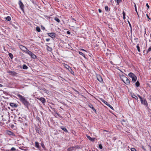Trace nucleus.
I'll use <instances>...</instances> for the list:
<instances>
[{"label": "nucleus", "mask_w": 151, "mask_h": 151, "mask_svg": "<svg viewBox=\"0 0 151 151\" xmlns=\"http://www.w3.org/2000/svg\"><path fill=\"white\" fill-rule=\"evenodd\" d=\"M35 146L39 150H40L41 148L40 147L39 145V143L37 142H35Z\"/></svg>", "instance_id": "nucleus-15"}, {"label": "nucleus", "mask_w": 151, "mask_h": 151, "mask_svg": "<svg viewBox=\"0 0 151 151\" xmlns=\"http://www.w3.org/2000/svg\"><path fill=\"white\" fill-rule=\"evenodd\" d=\"M56 114H57V115H58L59 117L61 118H63V117L60 115V114H58V113H56Z\"/></svg>", "instance_id": "nucleus-36"}, {"label": "nucleus", "mask_w": 151, "mask_h": 151, "mask_svg": "<svg viewBox=\"0 0 151 151\" xmlns=\"http://www.w3.org/2000/svg\"><path fill=\"white\" fill-rule=\"evenodd\" d=\"M86 136L89 139V140L91 141L92 142H94V141L95 139V138H91L90 136L88 135H87Z\"/></svg>", "instance_id": "nucleus-18"}, {"label": "nucleus", "mask_w": 151, "mask_h": 151, "mask_svg": "<svg viewBox=\"0 0 151 151\" xmlns=\"http://www.w3.org/2000/svg\"><path fill=\"white\" fill-rule=\"evenodd\" d=\"M105 9L106 11H108L109 7L108 6H106L105 7Z\"/></svg>", "instance_id": "nucleus-35"}, {"label": "nucleus", "mask_w": 151, "mask_h": 151, "mask_svg": "<svg viewBox=\"0 0 151 151\" xmlns=\"http://www.w3.org/2000/svg\"><path fill=\"white\" fill-rule=\"evenodd\" d=\"M65 68L67 69H68L72 74L73 75H74V72L72 70L70 66H69L68 65L66 64L65 65Z\"/></svg>", "instance_id": "nucleus-5"}, {"label": "nucleus", "mask_w": 151, "mask_h": 151, "mask_svg": "<svg viewBox=\"0 0 151 151\" xmlns=\"http://www.w3.org/2000/svg\"><path fill=\"white\" fill-rule=\"evenodd\" d=\"M120 78L122 81L126 84H130V81L126 77L124 76H122L121 77H120Z\"/></svg>", "instance_id": "nucleus-1"}, {"label": "nucleus", "mask_w": 151, "mask_h": 151, "mask_svg": "<svg viewBox=\"0 0 151 151\" xmlns=\"http://www.w3.org/2000/svg\"><path fill=\"white\" fill-rule=\"evenodd\" d=\"M146 16L150 20H151V18L149 17L148 15L147 14H146Z\"/></svg>", "instance_id": "nucleus-46"}, {"label": "nucleus", "mask_w": 151, "mask_h": 151, "mask_svg": "<svg viewBox=\"0 0 151 151\" xmlns=\"http://www.w3.org/2000/svg\"><path fill=\"white\" fill-rule=\"evenodd\" d=\"M10 105L12 108H16L18 106L17 104H10Z\"/></svg>", "instance_id": "nucleus-22"}, {"label": "nucleus", "mask_w": 151, "mask_h": 151, "mask_svg": "<svg viewBox=\"0 0 151 151\" xmlns=\"http://www.w3.org/2000/svg\"><path fill=\"white\" fill-rule=\"evenodd\" d=\"M16 150L15 148L14 147H12L11 149V150H12V151H14Z\"/></svg>", "instance_id": "nucleus-44"}, {"label": "nucleus", "mask_w": 151, "mask_h": 151, "mask_svg": "<svg viewBox=\"0 0 151 151\" xmlns=\"http://www.w3.org/2000/svg\"><path fill=\"white\" fill-rule=\"evenodd\" d=\"M88 106L91 108L93 111H94L95 113H96V109L93 107V104H88Z\"/></svg>", "instance_id": "nucleus-13"}, {"label": "nucleus", "mask_w": 151, "mask_h": 151, "mask_svg": "<svg viewBox=\"0 0 151 151\" xmlns=\"http://www.w3.org/2000/svg\"><path fill=\"white\" fill-rule=\"evenodd\" d=\"M81 50H82L83 51H86L85 50H84V49H81Z\"/></svg>", "instance_id": "nucleus-59"}, {"label": "nucleus", "mask_w": 151, "mask_h": 151, "mask_svg": "<svg viewBox=\"0 0 151 151\" xmlns=\"http://www.w3.org/2000/svg\"><path fill=\"white\" fill-rule=\"evenodd\" d=\"M131 151H136V150L134 148H131Z\"/></svg>", "instance_id": "nucleus-39"}, {"label": "nucleus", "mask_w": 151, "mask_h": 151, "mask_svg": "<svg viewBox=\"0 0 151 151\" xmlns=\"http://www.w3.org/2000/svg\"><path fill=\"white\" fill-rule=\"evenodd\" d=\"M7 73H9L10 75L12 76H15L17 74V73L14 71H12L11 70L8 71Z\"/></svg>", "instance_id": "nucleus-10"}, {"label": "nucleus", "mask_w": 151, "mask_h": 151, "mask_svg": "<svg viewBox=\"0 0 151 151\" xmlns=\"http://www.w3.org/2000/svg\"><path fill=\"white\" fill-rule=\"evenodd\" d=\"M36 30L38 32H40L41 31L40 28L38 27H36Z\"/></svg>", "instance_id": "nucleus-32"}, {"label": "nucleus", "mask_w": 151, "mask_h": 151, "mask_svg": "<svg viewBox=\"0 0 151 151\" xmlns=\"http://www.w3.org/2000/svg\"><path fill=\"white\" fill-rule=\"evenodd\" d=\"M70 148H68V150H69V151H70Z\"/></svg>", "instance_id": "nucleus-61"}, {"label": "nucleus", "mask_w": 151, "mask_h": 151, "mask_svg": "<svg viewBox=\"0 0 151 151\" xmlns=\"http://www.w3.org/2000/svg\"><path fill=\"white\" fill-rule=\"evenodd\" d=\"M26 118V117L25 116L24 117H23L22 118L19 117V118L18 121H19L20 122H22L24 121Z\"/></svg>", "instance_id": "nucleus-11"}, {"label": "nucleus", "mask_w": 151, "mask_h": 151, "mask_svg": "<svg viewBox=\"0 0 151 151\" xmlns=\"http://www.w3.org/2000/svg\"><path fill=\"white\" fill-rule=\"evenodd\" d=\"M99 13H101L102 12L101 10L100 9H99Z\"/></svg>", "instance_id": "nucleus-54"}, {"label": "nucleus", "mask_w": 151, "mask_h": 151, "mask_svg": "<svg viewBox=\"0 0 151 151\" xmlns=\"http://www.w3.org/2000/svg\"><path fill=\"white\" fill-rule=\"evenodd\" d=\"M146 6L147 7V9H148H148H149V6L148 4L147 3L146 4Z\"/></svg>", "instance_id": "nucleus-48"}, {"label": "nucleus", "mask_w": 151, "mask_h": 151, "mask_svg": "<svg viewBox=\"0 0 151 151\" xmlns=\"http://www.w3.org/2000/svg\"><path fill=\"white\" fill-rule=\"evenodd\" d=\"M35 129L37 133H38L39 134H40L41 132L40 130V128L38 127H35Z\"/></svg>", "instance_id": "nucleus-16"}, {"label": "nucleus", "mask_w": 151, "mask_h": 151, "mask_svg": "<svg viewBox=\"0 0 151 151\" xmlns=\"http://www.w3.org/2000/svg\"><path fill=\"white\" fill-rule=\"evenodd\" d=\"M5 19L6 20L8 21H10L11 20V18L10 16H7L5 18Z\"/></svg>", "instance_id": "nucleus-25"}, {"label": "nucleus", "mask_w": 151, "mask_h": 151, "mask_svg": "<svg viewBox=\"0 0 151 151\" xmlns=\"http://www.w3.org/2000/svg\"><path fill=\"white\" fill-rule=\"evenodd\" d=\"M142 148L144 151H146V149L143 146H142Z\"/></svg>", "instance_id": "nucleus-45"}, {"label": "nucleus", "mask_w": 151, "mask_h": 151, "mask_svg": "<svg viewBox=\"0 0 151 151\" xmlns=\"http://www.w3.org/2000/svg\"><path fill=\"white\" fill-rule=\"evenodd\" d=\"M72 19L73 20H74V21H76V20H75V19L74 18H73L72 17Z\"/></svg>", "instance_id": "nucleus-56"}, {"label": "nucleus", "mask_w": 151, "mask_h": 151, "mask_svg": "<svg viewBox=\"0 0 151 151\" xmlns=\"http://www.w3.org/2000/svg\"><path fill=\"white\" fill-rule=\"evenodd\" d=\"M106 105H107V106H109L111 109H112L114 110V108H113L112 107V106L110 104H106Z\"/></svg>", "instance_id": "nucleus-34"}, {"label": "nucleus", "mask_w": 151, "mask_h": 151, "mask_svg": "<svg viewBox=\"0 0 151 151\" xmlns=\"http://www.w3.org/2000/svg\"><path fill=\"white\" fill-rule=\"evenodd\" d=\"M19 7H20V9H21V10L22 11L24 12V6L23 4V3H22V2L21 0H19Z\"/></svg>", "instance_id": "nucleus-7"}, {"label": "nucleus", "mask_w": 151, "mask_h": 151, "mask_svg": "<svg viewBox=\"0 0 151 151\" xmlns=\"http://www.w3.org/2000/svg\"><path fill=\"white\" fill-rule=\"evenodd\" d=\"M36 120L37 121H38L40 122H41V119L38 116H37L36 117Z\"/></svg>", "instance_id": "nucleus-30"}, {"label": "nucleus", "mask_w": 151, "mask_h": 151, "mask_svg": "<svg viewBox=\"0 0 151 151\" xmlns=\"http://www.w3.org/2000/svg\"><path fill=\"white\" fill-rule=\"evenodd\" d=\"M39 99L43 104L45 102V100L44 98L41 97Z\"/></svg>", "instance_id": "nucleus-17"}, {"label": "nucleus", "mask_w": 151, "mask_h": 151, "mask_svg": "<svg viewBox=\"0 0 151 151\" xmlns=\"http://www.w3.org/2000/svg\"><path fill=\"white\" fill-rule=\"evenodd\" d=\"M19 47L22 50L24 51L25 52L27 50H28L26 47L22 45H20L19 46Z\"/></svg>", "instance_id": "nucleus-9"}, {"label": "nucleus", "mask_w": 151, "mask_h": 151, "mask_svg": "<svg viewBox=\"0 0 151 151\" xmlns=\"http://www.w3.org/2000/svg\"><path fill=\"white\" fill-rule=\"evenodd\" d=\"M131 95L132 97V98H134L136 99H137V100L138 99V98L137 97L134 93L131 94Z\"/></svg>", "instance_id": "nucleus-21"}, {"label": "nucleus", "mask_w": 151, "mask_h": 151, "mask_svg": "<svg viewBox=\"0 0 151 151\" xmlns=\"http://www.w3.org/2000/svg\"><path fill=\"white\" fill-rule=\"evenodd\" d=\"M66 33L67 34L69 35H70V32L69 31H67Z\"/></svg>", "instance_id": "nucleus-50"}, {"label": "nucleus", "mask_w": 151, "mask_h": 151, "mask_svg": "<svg viewBox=\"0 0 151 151\" xmlns=\"http://www.w3.org/2000/svg\"><path fill=\"white\" fill-rule=\"evenodd\" d=\"M54 20L58 22L59 23L60 22V19L57 17H55L54 18Z\"/></svg>", "instance_id": "nucleus-28"}, {"label": "nucleus", "mask_w": 151, "mask_h": 151, "mask_svg": "<svg viewBox=\"0 0 151 151\" xmlns=\"http://www.w3.org/2000/svg\"><path fill=\"white\" fill-rule=\"evenodd\" d=\"M136 86L137 87H139L140 85V83L138 81H137L135 83Z\"/></svg>", "instance_id": "nucleus-23"}, {"label": "nucleus", "mask_w": 151, "mask_h": 151, "mask_svg": "<svg viewBox=\"0 0 151 151\" xmlns=\"http://www.w3.org/2000/svg\"><path fill=\"white\" fill-rule=\"evenodd\" d=\"M134 40L136 41V42L138 40V38H134Z\"/></svg>", "instance_id": "nucleus-53"}, {"label": "nucleus", "mask_w": 151, "mask_h": 151, "mask_svg": "<svg viewBox=\"0 0 151 151\" xmlns=\"http://www.w3.org/2000/svg\"><path fill=\"white\" fill-rule=\"evenodd\" d=\"M122 14H123V17L124 16H125V13L124 12V11H123V13H122Z\"/></svg>", "instance_id": "nucleus-49"}, {"label": "nucleus", "mask_w": 151, "mask_h": 151, "mask_svg": "<svg viewBox=\"0 0 151 151\" xmlns=\"http://www.w3.org/2000/svg\"><path fill=\"white\" fill-rule=\"evenodd\" d=\"M138 97L139 98L142 104H147V101L144 98H142L139 95H138Z\"/></svg>", "instance_id": "nucleus-6"}, {"label": "nucleus", "mask_w": 151, "mask_h": 151, "mask_svg": "<svg viewBox=\"0 0 151 151\" xmlns=\"http://www.w3.org/2000/svg\"><path fill=\"white\" fill-rule=\"evenodd\" d=\"M17 96L23 104H28L29 103L24 97L19 94L17 95Z\"/></svg>", "instance_id": "nucleus-2"}, {"label": "nucleus", "mask_w": 151, "mask_h": 151, "mask_svg": "<svg viewBox=\"0 0 151 151\" xmlns=\"http://www.w3.org/2000/svg\"><path fill=\"white\" fill-rule=\"evenodd\" d=\"M46 46L47 47V49L48 51L50 52L52 51V49L51 47H49L47 45H46Z\"/></svg>", "instance_id": "nucleus-20"}, {"label": "nucleus", "mask_w": 151, "mask_h": 151, "mask_svg": "<svg viewBox=\"0 0 151 151\" xmlns=\"http://www.w3.org/2000/svg\"><path fill=\"white\" fill-rule=\"evenodd\" d=\"M61 129L64 131L66 132H68V131L67 129L65 128V127L63 126H62L60 127Z\"/></svg>", "instance_id": "nucleus-19"}, {"label": "nucleus", "mask_w": 151, "mask_h": 151, "mask_svg": "<svg viewBox=\"0 0 151 151\" xmlns=\"http://www.w3.org/2000/svg\"><path fill=\"white\" fill-rule=\"evenodd\" d=\"M2 86H3V85L1 84H0V87H2Z\"/></svg>", "instance_id": "nucleus-58"}, {"label": "nucleus", "mask_w": 151, "mask_h": 151, "mask_svg": "<svg viewBox=\"0 0 151 151\" xmlns=\"http://www.w3.org/2000/svg\"><path fill=\"white\" fill-rule=\"evenodd\" d=\"M129 76L132 79V81L133 82H135L137 80V77L135 75L132 73H129Z\"/></svg>", "instance_id": "nucleus-3"}, {"label": "nucleus", "mask_w": 151, "mask_h": 151, "mask_svg": "<svg viewBox=\"0 0 151 151\" xmlns=\"http://www.w3.org/2000/svg\"><path fill=\"white\" fill-rule=\"evenodd\" d=\"M123 19L124 20L125 19V16H124L123 17Z\"/></svg>", "instance_id": "nucleus-57"}, {"label": "nucleus", "mask_w": 151, "mask_h": 151, "mask_svg": "<svg viewBox=\"0 0 151 151\" xmlns=\"http://www.w3.org/2000/svg\"><path fill=\"white\" fill-rule=\"evenodd\" d=\"M26 53L29 55L33 59H35L37 58L36 56L29 50H27Z\"/></svg>", "instance_id": "nucleus-4"}, {"label": "nucleus", "mask_w": 151, "mask_h": 151, "mask_svg": "<svg viewBox=\"0 0 151 151\" xmlns=\"http://www.w3.org/2000/svg\"><path fill=\"white\" fill-rule=\"evenodd\" d=\"M16 109L15 108H12V109H11V110L12 111H13L14 110H15Z\"/></svg>", "instance_id": "nucleus-51"}, {"label": "nucleus", "mask_w": 151, "mask_h": 151, "mask_svg": "<svg viewBox=\"0 0 151 151\" xmlns=\"http://www.w3.org/2000/svg\"><path fill=\"white\" fill-rule=\"evenodd\" d=\"M9 57L11 58V59H12L13 58V55L12 53H9Z\"/></svg>", "instance_id": "nucleus-27"}, {"label": "nucleus", "mask_w": 151, "mask_h": 151, "mask_svg": "<svg viewBox=\"0 0 151 151\" xmlns=\"http://www.w3.org/2000/svg\"><path fill=\"white\" fill-rule=\"evenodd\" d=\"M145 105H146V106H148V104H145Z\"/></svg>", "instance_id": "nucleus-62"}, {"label": "nucleus", "mask_w": 151, "mask_h": 151, "mask_svg": "<svg viewBox=\"0 0 151 151\" xmlns=\"http://www.w3.org/2000/svg\"><path fill=\"white\" fill-rule=\"evenodd\" d=\"M99 148L100 149H102L103 147L101 144H99Z\"/></svg>", "instance_id": "nucleus-38"}, {"label": "nucleus", "mask_w": 151, "mask_h": 151, "mask_svg": "<svg viewBox=\"0 0 151 151\" xmlns=\"http://www.w3.org/2000/svg\"><path fill=\"white\" fill-rule=\"evenodd\" d=\"M101 101L104 103V104H106V103H107V102H106L105 100H104L103 99H101Z\"/></svg>", "instance_id": "nucleus-42"}, {"label": "nucleus", "mask_w": 151, "mask_h": 151, "mask_svg": "<svg viewBox=\"0 0 151 151\" xmlns=\"http://www.w3.org/2000/svg\"><path fill=\"white\" fill-rule=\"evenodd\" d=\"M41 29H43V30L45 29V27L42 26H41Z\"/></svg>", "instance_id": "nucleus-47"}, {"label": "nucleus", "mask_w": 151, "mask_h": 151, "mask_svg": "<svg viewBox=\"0 0 151 151\" xmlns=\"http://www.w3.org/2000/svg\"><path fill=\"white\" fill-rule=\"evenodd\" d=\"M50 40V39L47 38L46 39V40L47 42H48Z\"/></svg>", "instance_id": "nucleus-52"}, {"label": "nucleus", "mask_w": 151, "mask_h": 151, "mask_svg": "<svg viewBox=\"0 0 151 151\" xmlns=\"http://www.w3.org/2000/svg\"><path fill=\"white\" fill-rule=\"evenodd\" d=\"M96 78L97 80L99 81L101 83H103V79L101 76L99 75H97L96 76Z\"/></svg>", "instance_id": "nucleus-8"}, {"label": "nucleus", "mask_w": 151, "mask_h": 151, "mask_svg": "<svg viewBox=\"0 0 151 151\" xmlns=\"http://www.w3.org/2000/svg\"><path fill=\"white\" fill-rule=\"evenodd\" d=\"M48 35L51 37L53 38L55 37V34L53 32L49 33H47Z\"/></svg>", "instance_id": "nucleus-12"}, {"label": "nucleus", "mask_w": 151, "mask_h": 151, "mask_svg": "<svg viewBox=\"0 0 151 151\" xmlns=\"http://www.w3.org/2000/svg\"><path fill=\"white\" fill-rule=\"evenodd\" d=\"M122 1V0H116V2L118 4H119L120 2Z\"/></svg>", "instance_id": "nucleus-37"}, {"label": "nucleus", "mask_w": 151, "mask_h": 151, "mask_svg": "<svg viewBox=\"0 0 151 151\" xmlns=\"http://www.w3.org/2000/svg\"><path fill=\"white\" fill-rule=\"evenodd\" d=\"M134 7H135V10L136 11V12L137 14L138 15V13L137 10L136 6L135 4V5H134Z\"/></svg>", "instance_id": "nucleus-43"}, {"label": "nucleus", "mask_w": 151, "mask_h": 151, "mask_svg": "<svg viewBox=\"0 0 151 151\" xmlns=\"http://www.w3.org/2000/svg\"><path fill=\"white\" fill-rule=\"evenodd\" d=\"M76 147L77 148H80V147L78 146H76Z\"/></svg>", "instance_id": "nucleus-55"}, {"label": "nucleus", "mask_w": 151, "mask_h": 151, "mask_svg": "<svg viewBox=\"0 0 151 151\" xmlns=\"http://www.w3.org/2000/svg\"><path fill=\"white\" fill-rule=\"evenodd\" d=\"M77 93H79V92L78 91H75Z\"/></svg>", "instance_id": "nucleus-60"}, {"label": "nucleus", "mask_w": 151, "mask_h": 151, "mask_svg": "<svg viewBox=\"0 0 151 151\" xmlns=\"http://www.w3.org/2000/svg\"><path fill=\"white\" fill-rule=\"evenodd\" d=\"M136 47H137V50H138V51L139 52H140V49L139 47V44H138L137 45Z\"/></svg>", "instance_id": "nucleus-33"}, {"label": "nucleus", "mask_w": 151, "mask_h": 151, "mask_svg": "<svg viewBox=\"0 0 151 151\" xmlns=\"http://www.w3.org/2000/svg\"><path fill=\"white\" fill-rule=\"evenodd\" d=\"M6 133L9 135H12L13 136H15V134L14 133L9 130L7 131Z\"/></svg>", "instance_id": "nucleus-14"}, {"label": "nucleus", "mask_w": 151, "mask_h": 151, "mask_svg": "<svg viewBox=\"0 0 151 151\" xmlns=\"http://www.w3.org/2000/svg\"><path fill=\"white\" fill-rule=\"evenodd\" d=\"M41 146L43 148H45V146L44 145V144L43 143H42L41 144Z\"/></svg>", "instance_id": "nucleus-40"}, {"label": "nucleus", "mask_w": 151, "mask_h": 151, "mask_svg": "<svg viewBox=\"0 0 151 151\" xmlns=\"http://www.w3.org/2000/svg\"><path fill=\"white\" fill-rule=\"evenodd\" d=\"M27 66L25 65L24 64L23 66V68L24 69H27L28 68Z\"/></svg>", "instance_id": "nucleus-31"}, {"label": "nucleus", "mask_w": 151, "mask_h": 151, "mask_svg": "<svg viewBox=\"0 0 151 151\" xmlns=\"http://www.w3.org/2000/svg\"><path fill=\"white\" fill-rule=\"evenodd\" d=\"M10 104H14V103H10Z\"/></svg>", "instance_id": "nucleus-63"}, {"label": "nucleus", "mask_w": 151, "mask_h": 151, "mask_svg": "<svg viewBox=\"0 0 151 151\" xmlns=\"http://www.w3.org/2000/svg\"><path fill=\"white\" fill-rule=\"evenodd\" d=\"M151 50V47H150L148 49V50H147V53L149 52Z\"/></svg>", "instance_id": "nucleus-41"}, {"label": "nucleus", "mask_w": 151, "mask_h": 151, "mask_svg": "<svg viewBox=\"0 0 151 151\" xmlns=\"http://www.w3.org/2000/svg\"><path fill=\"white\" fill-rule=\"evenodd\" d=\"M128 23L129 25V26L130 27V29H131L130 31H131V32H132V26H131V24L129 21H128Z\"/></svg>", "instance_id": "nucleus-29"}, {"label": "nucleus", "mask_w": 151, "mask_h": 151, "mask_svg": "<svg viewBox=\"0 0 151 151\" xmlns=\"http://www.w3.org/2000/svg\"><path fill=\"white\" fill-rule=\"evenodd\" d=\"M25 106L28 109H29V108H30V104H24Z\"/></svg>", "instance_id": "nucleus-24"}, {"label": "nucleus", "mask_w": 151, "mask_h": 151, "mask_svg": "<svg viewBox=\"0 0 151 151\" xmlns=\"http://www.w3.org/2000/svg\"><path fill=\"white\" fill-rule=\"evenodd\" d=\"M150 36L151 37V34H150Z\"/></svg>", "instance_id": "nucleus-64"}, {"label": "nucleus", "mask_w": 151, "mask_h": 151, "mask_svg": "<svg viewBox=\"0 0 151 151\" xmlns=\"http://www.w3.org/2000/svg\"><path fill=\"white\" fill-rule=\"evenodd\" d=\"M78 53H79V54H80V55H81L82 56L84 57L85 58H86V57H85V55H84V54L83 53H82V52H80L79 51H78Z\"/></svg>", "instance_id": "nucleus-26"}]
</instances>
